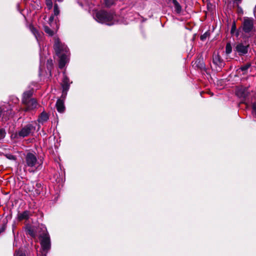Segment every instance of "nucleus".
<instances>
[{"label":"nucleus","instance_id":"f257e3e1","mask_svg":"<svg viewBox=\"0 0 256 256\" xmlns=\"http://www.w3.org/2000/svg\"><path fill=\"white\" fill-rule=\"evenodd\" d=\"M54 48L57 56L60 58L59 68H62L68 60L70 52L67 46L62 44L58 38L54 40Z\"/></svg>","mask_w":256,"mask_h":256},{"label":"nucleus","instance_id":"f03ea898","mask_svg":"<svg viewBox=\"0 0 256 256\" xmlns=\"http://www.w3.org/2000/svg\"><path fill=\"white\" fill-rule=\"evenodd\" d=\"M94 18L99 23L112 26L118 23L117 16L112 12L104 10L96 11L93 15Z\"/></svg>","mask_w":256,"mask_h":256},{"label":"nucleus","instance_id":"7ed1b4c3","mask_svg":"<svg viewBox=\"0 0 256 256\" xmlns=\"http://www.w3.org/2000/svg\"><path fill=\"white\" fill-rule=\"evenodd\" d=\"M254 31V20L252 18L244 17L242 22L241 26L236 32V35L238 36L239 34L238 32L242 34L250 35Z\"/></svg>","mask_w":256,"mask_h":256},{"label":"nucleus","instance_id":"20e7f679","mask_svg":"<svg viewBox=\"0 0 256 256\" xmlns=\"http://www.w3.org/2000/svg\"><path fill=\"white\" fill-rule=\"evenodd\" d=\"M24 162V168H28L30 172H34L39 165L36 155L30 152L26 154Z\"/></svg>","mask_w":256,"mask_h":256},{"label":"nucleus","instance_id":"39448f33","mask_svg":"<svg viewBox=\"0 0 256 256\" xmlns=\"http://www.w3.org/2000/svg\"><path fill=\"white\" fill-rule=\"evenodd\" d=\"M44 232L40 235V245L44 252H47L51 246L50 236L47 232L46 228L42 227Z\"/></svg>","mask_w":256,"mask_h":256},{"label":"nucleus","instance_id":"423d86ee","mask_svg":"<svg viewBox=\"0 0 256 256\" xmlns=\"http://www.w3.org/2000/svg\"><path fill=\"white\" fill-rule=\"evenodd\" d=\"M35 130L36 126L32 124L29 123L22 127V129L18 132L17 135L19 137L24 138L34 132Z\"/></svg>","mask_w":256,"mask_h":256},{"label":"nucleus","instance_id":"0eeeda50","mask_svg":"<svg viewBox=\"0 0 256 256\" xmlns=\"http://www.w3.org/2000/svg\"><path fill=\"white\" fill-rule=\"evenodd\" d=\"M63 78L61 84V86L62 89V97L64 99L67 95L68 92V91L70 85L72 84V82L70 81V78L66 76L65 72H63Z\"/></svg>","mask_w":256,"mask_h":256},{"label":"nucleus","instance_id":"6e6552de","mask_svg":"<svg viewBox=\"0 0 256 256\" xmlns=\"http://www.w3.org/2000/svg\"><path fill=\"white\" fill-rule=\"evenodd\" d=\"M26 188L29 192H31L34 196H38L42 190V186L40 182H32L28 184Z\"/></svg>","mask_w":256,"mask_h":256},{"label":"nucleus","instance_id":"1a4fd4ad","mask_svg":"<svg viewBox=\"0 0 256 256\" xmlns=\"http://www.w3.org/2000/svg\"><path fill=\"white\" fill-rule=\"evenodd\" d=\"M12 108L10 104L0 106V120H7L12 114Z\"/></svg>","mask_w":256,"mask_h":256},{"label":"nucleus","instance_id":"9d476101","mask_svg":"<svg viewBox=\"0 0 256 256\" xmlns=\"http://www.w3.org/2000/svg\"><path fill=\"white\" fill-rule=\"evenodd\" d=\"M212 62L216 66V70L219 71L224 66L225 63L218 53L214 52L212 56Z\"/></svg>","mask_w":256,"mask_h":256},{"label":"nucleus","instance_id":"9b49d317","mask_svg":"<svg viewBox=\"0 0 256 256\" xmlns=\"http://www.w3.org/2000/svg\"><path fill=\"white\" fill-rule=\"evenodd\" d=\"M248 50V45L240 42L236 44L234 48V50L240 56H244L246 54Z\"/></svg>","mask_w":256,"mask_h":256},{"label":"nucleus","instance_id":"f8f14e48","mask_svg":"<svg viewBox=\"0 0 256 256\" xmlns=\"http://www.w3.org/2000/svg\"><path fill=\"white\" fill-rule=\"evenodd\" d=\"M26 106L24 111H29L34 110L38 107V104L35 98H32L22 103Z\"/></svg>","mask_w":256,"mask_h":256},{"label":"nucleus","instance_id":"ddd939ff","mask_svg":"<svg viewBox=\"0 0 256 256\" xmlns=\"http://www.w3.org/2000/svg\"><path fill=\"white\" fill-rule=\"evenodd\" d=\"M56 106L58 112L60 113L64 112L65 110L64 100L58 98L56 101Z\"/></svg>","mask_w":256,"mask_h":256},{"label":"nucleus","instance_id":"4468645a","mask_svg":"<svg viewBox=\"0 0 256 256\" xmlns=\"http://www.w3.org/2000/svg\"><path fill=\"white\" fill-rule=\"evenodd\" d=\"M49 118V116L45 112H42L38 116V121L39 123L43 124L46 122Z\"/></svg>","mask_w":256,"mask_h":256},{"label":"nucleus","instance_id":"2eb2a0df","mask_svg":"<svg viewBox=\"0 0 256 256\" xmlns=\"http://www.w3.org/2000/svg\"><path fill=\"white\" fill-rule=\"evenodd\" d=\"M60 13V10L58 4H55L54 8V14L49 18L50 22H52L54 20V16H58Z\"/></svg>","mask_w":256,"mask_h":256},{"label":"nucleus","instance_id":"dca6fc26","mask_svg":"<svg viewBox=\"0 0 256 256\" xmlns=\"http://www.w3.org/2000/svg\"><path fill=\"white\" fill-rule=\"evenodd\" d=\"M34 36L38 42L40 44V41L42 40V34L38 32V30L33 26L30 28Z\"/></svg>","mask_w":256,"mask_h":256},{"label":"nucleus","instance_id":"f3484780","mask_svg":"<svg viewBox=\"0 0 256 256\" xmlns=\"http://www.w3.org/2000/svg\"><path fill=\"white\" fill-rule=\"evenodd\" d=\"M33 92L32 90H30L26 92H25L23 94L22 98V102H26L29 100H32V96Z\"/></svg>","mask_w":256,"mask_h":256},{"label":"nucleus","instance_id":"a211bd4d","mask_svg":"<svg viewBox=\"0 0 256 256\" xmlns=\"http://www.w3.org/2000/svg\"><path fill=\"white\" fill-rule=\"evenodd\" d=\"M196 67L200 69V70H204L205 69V64L203 61L202 58H198L197 59L194 64Z\"/></svg>","mask_w":256,"mask_h":256},{"label":"nucleus","instance_id":"6ab92c4d","mask_svg":"<svg viewBox=\"0 0 256 256\" xmlns=\"http://www.w3.org/2000/svg\"><path fill=\"white\" fill-rule=\"evenodd\" d=\"M30 212L28 210H25L22 213H18V218L19 220H28L29 218Z\"/></svg>","mask_w":256,"mask_h":256},{"label":"nucleus","instance_id":"aec40b11","mask_svg":"<svg viewBox=\"0 0 256 256\" xmlns=\"http://www.w3.org/2000/svg\"><path fill=\"white\" fill-rule=\"evenodd\" d=\"M172 4L174 6L175 11L176 13L180 14L182 11V7L176 0H172Z\"/></svg>","mask_w":256,"mask_h":256},{"label":"nucleus","instance_id":"412c9836","mask_svg":"<svg viewBox=\"0 0 256 256\" xmlns=\"http://www.w3.org/2000/svg\"><path fill=\"white\" fill-rule=\"evenodd\" d=\"M236 94L238 96L241 98H246V94L245 92V89L242 88L238 90L236 92Z\"/></svg>","mask_w":256,"mask_h":256},{"label":"nucleus","instance_id":"4be33fe9","mask_svg":"<svg viewBox=\"0 0 256 256\" xmlns=\"http://www.w3.org/2000/svg\"><path fill=\"white\" fill-rule=\"evenodd\" d=\"M44 30L45 32L48 34L50 36H52L54 34V32L48 26H44Z\"/></svg>","mask_w":256,"mask_h":256},{"label":"nucleus","instance_id":"5701e85b","mask_svg":"<svg viewBox=\"0 0 256 256\" xmlns=\"http://www.w3.org/2000/svg\"><path fill=\"white\" fill-rule=\"evenodd\" d=\"M250 64H246L242 66L240 69L243 72V74H245L246 72L250 68Z\"/></svg>","mask_w":256,"mask_h":256},{"label":"nucleus","instance_id":"b1692460","mask_svg":"<svg viewBox=\"0 0 256 256\" xmlns=\"http://www.w3.org/2000/svg\"><path fill=\"white\" fill-rule=\"evenodd\" d=\"M232 52V47L230 43H227L226 46V53L227 54H230Z\"/></svg>","mask_w":256,"mask_h":256},{"label":"nucleus","instance_id":"393cba45","mask_svg":"<svg viewBox=\"0 0 256 256\" xmlns=\"http://www.w3.org/2000/svg\"><path fill=\"white\" fill-rule=\"evenodd\" d=\"M6 135V132L4 128H0V140H3Z\"/></svg>","mask_w":256,"mask_h":256},{"label":"nucleus","instance_id":"a878e982","mask_svg":"<svg viewBox=\"0 0 256 256\" xmlns=\"http://www.w3.org/2000/svg\"><path fill=\"white\" fill-rule=\"evenodd\" d=\"M210 32H206L203 34L201 35L200 37V39L202 41H204L206 38L209 36Z\"/></svg>","mask_w":256,"mask_h":256},{"label":"nucleus","instance_id":"bb28decb","mask_svg":"<svg viewBox=\"0 0 256 256\" xmlns=\"http://www.w3.org/2000/svg\"><path fill=\"white\" fill-rule=\"evenodd\" d=\"M252 114L256 118V102H254L252 104Z\"/></svg>","mask_w":256,"mask_h":256},{"label":"nucleus","instance_id":"cd10ccee","mask_svg":"<svg viewBox=\"0 0 256 256\" xmlns=\"http://www.w3.org/2000/svg\"><path fill=\"white\" fill-rule=\"evenodd\" d=\"M46 4L48 10H50L52 7V0H46Z\"/></svg>","mask_w":256,"mask_h":256},{"label":"nucleus","instance_id":"c85d7f7f","mask_svg":"<svg viewBox=\"0 0 256 256\" xmlns=\"http://www.w3.org/2000/svg\"><path fill=\"white\" fill-rule=\"evenodd\" d=\"M236 30V23H235V22H234L232 26V28H231V30H230L231 33L234 34V32Z\"/></svg>","mask_w":256,"mask_h":256},{"label":"nucleus","instance_id":"c756f323","mask_svg":"<svg viewBox=\"0 0 256 256\" xmlns=\"http://www.w3.org/2000/svg\"><path fill=\"white\" fill-rule=\"evenodd\" d=\"M27 232L29 234H30V236H34L35 234H34V230H32V228H28Z\"/></svg>","mask_w":256,"mask_h":256},{"label":"nucleus","instance_id":"7c9ffc66","mask_svg":"<svg viewBox=\"0 0 256 256\" xmlns=\"http://www.w3.org/2000/svg\"><path fill=\"white\" fill-rule=\"evenodd\" d=\"M52 66V60L51 59L48 60H47V67L49 69L50 68H51Z\"/></svg>","mask_w":256,"mask_h":256},{"label":"nucleus","instance_id":"2f4dec72","mask_svg":"<svg viewBox=\"0 0 256 256\" xmlns=\"http://www.w3.org/2000/svg\"><path fill=\"white\" fill-rule=\"evenodd\" d=\"M6 156L9 160H14L16 159L15 156L11 154H6Z\"/></svg>","mask_w":256,"mask_h":256},{"label":"nucleus","instance_id":"473e14b6","mask_svg":"<svg viewBox=\"0 0 256 256\" xmlns=\"http://www.w3.org/2000/svg\"><path fill=\"white\" fill-rule=\"evenodd\" d=\"M106 5L107 6H110L112 4V0H104Z\"/></svg>","mask_w":256,"mask_h":256},{"label":"nucleus","instance_id":"72a5a7b5","mask_svg":"<svg viewBox=\"0 0 256 256\" xmlns=\"http://www.w3.org/2000/svg\"><path fill=\"white\" fill-rule=\"evenodd\" d=\"M6 228V224H4L2 226H0V234L4 231Z\"/></svg>","mask_w":256,"mask_h":256},{"label":"nucleus","instance_id":"f704fd0d","mask_svg":"<svg viewBox=\"0 0 256 256\" xmlns=\"http://www.w3.org/2000/svg\"><path fill=\"white\" fill-rule=\"evenodd\" d=\"M16 256H26V255L22 252H17L16 254Z\"/></svg>","mask_w":256,"mask_h":256},{"label":"nucleus","instance_id":"c9c22d12","mask_svg":"<svg viewBox=\"0 0 256 256\" xmlns=\"http://www.w3.org/2000/svg\"><path fill=\"white\" fill-rule=\"evenodd\" d=\"M234 2H237L238 3H240L242 0H234Z\"/></svg>","mask_w":256,"mask_h":256},{"label":"nucleus","instance_id":"e433bc0d","mask_svg":"<svg viewBox=\"0 0 256 256\" xmlns=\"http://www.w3.org/2000/svg\"><path fill=\"white\" fill-rule=\"evenodd\" d=\"M56 2H62L64 0H54Z\"/></svg>","mask_w":256,"mask_h":256},{"label":"nucleus","instance_id":"4c0bfd02","mask_svg":"<svg viewBox=\"0 0 256 256\" xmlns=\"http://www.w3.org/2000/svg\"><path fill=\"white\" fill-rule=\"evenodd\" d=\"M168 2H172V0H167Z\"/></svg>","mask_w":256,"mask_h":256}]
</instances>
